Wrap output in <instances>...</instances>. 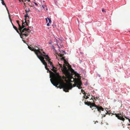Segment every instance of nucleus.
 <instances>
[{
    "label": "nucleus",
    "instance_id": "c756f323",
    "mask_svg": "<svg viewBox=\"0 0 130 130\" xmlns=\"http://www.w3.org/2000/svg\"><path fill=\"white\" fill-rule=\"evenodd\" d=\"M106 112H107L106 113H105V115H104L103 116V117H105V116H106V115H106V114H108V112H107V111H106Z\"/></svg>",
    "mask_w": 130,
    "mask_h": 130
},
{
    "label": "nucleus",
    "instance_id": "a18cd8bd",
    "mask_svg": "<svg viewBox=\"0 0 130 130\" xmlns=\"http://www.w3.org/2000/svg\"><path fill=\"white\" fill-rule=\"evenodd\" d=\"M34 1H35V0H33Z\"/></svg>",
    "mask_w": 130,
    "mask_h": 130
},
{
    "label": "nucleus",
    "instance_id": "412c9836",
    "mask_svg": "<svg viewBox=\"0 0 130 130\" xmlns=\"http://www.w3.org/2000/svg\"><path fill=\"white\" fill-rule=\"evenodd\" d=\"M42 7L45 10V7H46V10H47V8L46 6L44 5H42Z\"/></svg>",
    "mask_w": 130,
    "mask_h": 130
},
{
    "label": "nucleus",
    "instance_id": "aec40b11",
    "mask_svg": "<svg viewBox=\"0 0 130 130\" xmlns=\"http://www.w3.org/2000/svg\"><path fill=\"white\" fill-rule=\"evenodd\" d=\"M124 118H125L126 119H128L129 121V123H130V119L129 118L127 117H126L125 116H124Z\"/></svg>",
    "mask_w": 130,
    "mask_h": 130
},
{
    "label": "nucleus",
    "instance_id": "20e7f679",
    "mask_svg": "<svg viewBox=\"0 0 130 130\" xmlns=\"http://www.w3.org/2000/svg\"><path fill=\"white\" fill-rule=\"evenodd\" d=\"M45 59L46 60V61H48V64H50L51 67L53 68L52 69V70L55 72L54 73L56 74V73H57L56 72V70L54 69V68L55 69L56 68L54 66L52 62L50 61V59L48 55H46L45 56Z\"/></svg>",
    "mask_w": 130,
    "mask_h": 130
},
{
    "label": "nucleus",
    "instance_id": "79ce46f5",
    "mask_svg": "<svg viewBox=\"0 0 130 130\" xmlns=\"http://www.w3.org/2000/svg\"><path fill=\"white\" fill-rule=\"evenodd\" d=\"M58 47H59H59H60L59 46H58Z\"/></svg>",
    "mask_w": 130,
    "mask_h": 130
},
{
    "label": "nucleus",
    "instance_id": "5701e85b",
    "mask_svg": "<svg viewBox=\"0 0 130 130\" xmlns=\"http://www.w3.org/2000/svg\"><path fill=\"white\" fill-rule=\"evenodd\" d=\"M28 17H29V16L28 15V14L27 13L25 16V19L26 20V18L27 17L28 18Z\"/></svg>",
    "mask_w": 130,
    "mask_h": 130
},
{
    "label": "nucleus",
    "instance_id": "37998d69",
    "mask_svg": "<svg viewBox=\"0 0 130 130\" xmlns=\"http://www.w3.org/2000/svg\"><path fill=\"white\" fill-rule=\"evenodd\" d=\"M43 2H44V1H43Z\"/></svg>",
    "mask_w": 130,
    "mask_h": 130
},
{
    "label": "nucleus",
    "instance_id": "9b49d317",
    "mask_svg": "<svg viewBox=\"0 0 130 130\" xmlns=\"http://www.w3.org/2000/svg\"><path fill=\"white\" fill-rule=\"evenodd\" d=\"M63 61H64V64H63V65H64V64H65V66L66 67V65L65 64H66V65L67 66H68V69H69V67H71V66H70L69 65V63H68V62H67L65 60V59Z\"/></svg>",
    "mask_w": 130,
    "mask_h": 130
},
{
    "label": "nucleus",
    "instance_id": "4c0bfd02",
    "mask_svg": "<svg viewBox=\"0 0 130 130\" xmlns=\"http://www.w3.org/2000/svg\"><path fill=\"white\" fill-rule=\"evenodd\" d=\"M24 5H25V7H26V6H25V3H24Z\"/></svg>",
    "mask_w": 130,
    "mask_h": 130
},
{
    "label": "nucleus",
    "instance_id": "ddd939ff",
    "mask_svg": "<svg viewBox=\"0 0 130 130\" xmlns=\"http://www.w3.org/2000/svg\"><path fill=\"white\" fill-rule=\"evenodd\" d=\"M97 106V105H96L94 103H91L90 107L91 108H92L93 107H95L96 108Z\"/></svg>",
    "mask_w": 130,
    "mask_h": 130
},
{
    "label": "nucleus",
    "instance_id": "c03bdc74",
    "mask_svg": "<svg viewBox=\"0 0 130 130\" xmlns=\"http://www.w3.org/2000/svg\"><path fill=\"white\" fill-rule=\"evenodd\" d=\"M60 46H61V44H60Z\"/></svg>",
    "mask_w": 130,
    "mask_h": 130
},
{
    "label": "nucleus",
    "instance_id": "6ab92c4d",
    "mask_svg": "<svg viewBox=\"0 0 130 130\" xmlns=\"http://www.w3.org/2000/svg\"><path fill=\"white\" fill-rule=\"evenodd\" d=\"M92 110L94 112H96L98 111L97 109L95 107L94 108H92Z\"/></svg>",
    "mask_w": 130,
    "mask_h": 130
},
{
    "label": "nucleus",
    "instance_id": "cd10ccee",
    "mask_svg": "<svg viewBox=\"0 0 130 130\" xmlns=\"http://www.w3.org/2000/svg\"><path fill=\"white\" fill-rule=\"evenodd\" d=\"M77 87H78V89H80L82 88V87H81V86H78Z\"/></svg>",
    "mask_w": 130,
    "mask_h": 130
},
{
    "label": "nucleus",
    "instance_id": "0eeeda50",
    "mask_svg": "<svg viewBox=\"0 0 130 130\" xmlns=\"http://www.w3.org/2000/svg\"><path fill=\"white\" fill-rule=\"evenodd\" d=\"M72 79H73V81L74 82L76 85H77V86H81L82 85L80 80H76L73 77Z\"/></svg>",
    "mask_w": 130,
    "mask_h": 130
},
{
    "label": "nucleus",
    "instance_id": "a211bd4d",
    "mask_svg": "<svg viewBox=\"0 0 130 130\" xmlns=\"http://www.w3.org/2000/svg\"><path fill=\"white\" fill-rule=\"evenodd\" d=\"M28 47L29 49L30 50L34 52V47H30L29 46H28Z\"/></svg>",
    "mask_w": 130,
    "mask_h": 130
},
{
    "label": "nucleus",
    "instance_id": "72a5a7b5",
    "mask_svg": "<svg viewBox=\"0 0 130 130\" xmlns=\"http://www.w3.org/2000/svg\"><path fill=\"white\" fill-rule=\"evenodd\" d=\"M76 85L74 83V84L73 85V87H74L75 86H76Z\"/></svg>",
    "mask_w": 130,
    "mask_h": 130
},
{
    "label": "nucleus",
    "instance_id": "e433bc0d",
    "mask_svg": "<svg viewBox=\"0 0 130 130\" xmlns=\"http://www.w3.org/2000/svg\"><path fill=\"white\" fill-rule=\"evenodd\" d=\"M26 21L27 22H28V23H29V20H28V21Z\"/></svg>",
    "mask_w": 130,
    "mask_h": 130
},
{
    "label": "nucleus",
    "instance_id": "4468645a",
    "mask_svg": "<svg viewBox=\"0 0 130 130\" xmlns=\"http://www.w3.org/2000/svg\"><path fill=\"white\" fill-rule=\"evenodd\" d=\"M1 0L2 1V5H4L5 6V7L6 8L7 10V11H8V14H9V12L8 10V9L6 7V5H5V3L4 2V1L3 0Z\"/></svg>",
    "mask_w": 130,
    "mask_h": 130
},
{
    "label": "nucleus",
    "instance_id": "f257e3e1",
    "mask_svg": "<svg viewBox=\"0 0 130 130\" xmlns=\"http://www.w3.org/2000/svg\"><path fill=\"white\" fill-rule=\"evenodd\" d=\"M60 68H62V65L59 64ZM61 70L63 73L66 76H64L62 77L60 76L58 73L55 74L57 76H59L61 78V79L57 78L56 77L54 78L52 77V79H50L51 81L52 84L56 87L59 85V87L60 89L63 88V90L65 92H69L70 89H71L73 87L72 84L71 83L66 84L64 82L63 80H66V78L68 79L70 82H72L71 80L72 77V73L74 72V70L70 67H69V69L66 67L65 64L63 65V68H61Z\"/></svg>",
    "mask_w": 130,
    "mask_h": 130
},
{
    "label": "nucleus",
    "instance_id": "ea45409f",
    "mask_svg": "<svg viewBox=\"0 0 130 130\" xmlns=\"http://www.w3.org/2000/svg\"><path fill=\"white\" fill-rule=\"evenodd\" d=\"M49 43L50 44H51V42H49Z\"/></svg>",
    "mask_w": 130,
    "mask_h": 130
},
{
    "label": "nucleus",
    "instance_id": "f03ea898",
    "mask_svg": "<svg viewBox=\"0 0 130 130\" xmlns=\"http://www.w3.org/2000/svg\"><path fill=\"white\" fill-rule=\"evenodd\" d=\"M36 48H34V52L35 54L38 57H39V56L42 55L45 57L46 55H45V52L43 51V49H40L38 47H36Z\"/></svg>",
    "mask_w": 130,
    "mask_h": 130
},
{
    "label": "nucleus",
    "instance_id": "bb28decb",
    "mask_svg": "<svg viewBox=\"0 0 130 130\" xmlns=\"http://www.w3.org/2000/svg\"><path fill=\"white\" fill-rule=\"evenodd\" d=\"M28 10H25L26 12V13H27V12H28L29 11V9H28Z\"/></svg>",
    "mask_w": 130,
    "mask_h": 130
},
{
    "label": "nucleus",
    "instance_id": "4be33fe9",
    "mask_svg": "<svg viewBox=\"0 0 130 130\" xmlns=\"http://www.w3.org/2000/svg\"><path fill=\"white\" fill-rule=\"evenodd\" d=\"M17 22L18 25L19 27V29H20L21 27V26L20 24L19 23V21L18 20H17Z\"/></svg>",
    "mask_w": 130,
    "mask_h": 130
},
{
    "label": "nucleus",
    "instance_id": "423d86ee",
    "mask_svg": "<svg viewBox=\"0 0 130 130\" xmlns=\"http://www.w3.org/2000/svg\"><path fill=\"white\" fill-rule=\"evenodd\" d=\"M115 115L116 117L118 119L124 122L125 119L124 117V116L123 115V112H120L117 114L115 113Z\"/></svg>",
    "mask_w": 130,
    "mask_h": 130
},
{
    "label": "nucleus",
    "instance_id": "b1692460",
    "mask_svg": "<svg viewBox=\"0 0 130 130\" xmlns=\"http://www.w3.org/2000/svg\"><path fill=\"white\" fill-rule=\"evenodd\" d=\"M25 23H26V25H27L28 26H29V24L28 23V22H27L26 21V19L25 20V21L24 22Z\"/></svg>",
    "mask_w": 130,
    "mask_h": 130
},
{
    "label": "nucleus",
    "instance_id": "f8f14e48",
    "mask_svg": "<svg viewBox=\"0 0 130 130\" xmlns=\"http://www.w3.org/2000/svg\"><path fill=\"white\" fill-rule=\"evenodd\" d=\"M22 26H21V28L20 29H19V30H21V29H23L25 27H26V26H25V23L23 22V21H22Z\"/></svg>",
    "mask_w": 130,
    "mask_h": 130
},
{
    "label": "nucleus",
    "instance_id": "473e14b6",
    "mask_svg": "<svg viewBox=\"0 0 130 130\" xmlns=\"http://www.w3.org/2000/svg\"><path fill=\"white\" fill-rule=\"evenodd\" d=\"M115 113H116L115 112V111H114L113 112V113L112 114V115H115Z\"/></svg>",
    "mask_w": 130,
    "mask_h": 130
},
{
    "label": "nucleus",
    "instance_id": "1a4fd4ad",
    "mask_svg": "<svg viewBox=\"0 0 130 130\" xmlns=\"http://www.w3.org/2000/svg\"><path fill=\"white\" fill-rule=\"evenodd\" d=\"M59 50L60 52V53H62V54H59L60 57H62V58L60 59L61 60H63V61H64L65 59H64V57H62L64 56V53H65V52L62 50L61 51V52H60V51Z\"/></svg>",
    "mask_w": 130,
    "mask_h": 130
},
{
    "label": "nucleus",
    "instance_id": "a19ab883",
    "mask_svg": "<svg viewBox=\"0 0 130 130\" xmlns=\"http://www.w3.org/2000/svg\"><path fill=\"white\" fill-rule=\"evenodd\" d=\"M23 40V41H24V42H25V41L24 40Z\"/></svg>",
    "mask_w": 130,
    "mask_h": 130
},
{
    "label": "nucleus",
    "instance_id": "39448f33",
    "mask_svg": "<svg viewBox=\"0 0 130 130\" xmlns=\"http://www.w3.org/2000/svg\"><path fill=\"white\" fill-rule=\"evenodd\" d=\"M45 68L46 69V70H47V72L48 71L50 73V77H53L54 78H56V77L58 79H61V78L59 76L58 77L57 76V75L55 73H54L53 72L51 71L50 70H49V69L48 68H47V65H45Z\"/></svg>",
    "mask_w": 130,
    "mask_h": 130
},
{
    "label": "nucleus",
    "instance_id": "c85d7f7f",
    "mask_svg": "<svg viewBox=\"0 0 130 130\" xmlns=\"http://www.w3.org/2000/svg\"><path fill=\"white\" fill-rule=\"evenodd\" d=\"M47 18H45V19H46V23H47V24L48 23V20H47Z\"/></svg>",
    "mask_w": 130,
    "mask_h": 130
},
{
    "label": "nucleus",
    "instance_id": "c9c22d12",
    "mask_svg": "<svg viewBox=\"0 0 130 130\" xmlns=\"http://www.w3.org/2000/svg\"><path fill=\"white\" fill-rule=\"evenodd\" d=\"M98 98H99V97H96V99H98Z\"/></svg>",
    "mask_w": 130,
    "mask_h": 130
},
{
    "label": "nucleus",
    "instance_id": "f704fd0d",
    "mask_svg": "<svg viewBox=\"0 0 130 130\" xmlns=\"http://www.w3.org/2000/svg\"><path fill=\"white\" fill-rule=\"evenodd\" d=\"M102 12H104V11H105V10H104L103 9L102 10Z\"/></svg>",
    "mask_w": 130,
    "mask_h": 130
},
{
    "label": "nucleus",
    "instance_id": "7ed1b4c3",
    "mask_svg": "<svg viewBox=\"0 0 130 130\" xmlns=\"http://www.w3.org/2000/svg\"><path fill=\"white\" fill-rule=\"evenodd\" d=\"M20 30L19 34L22 38H23V35L26 37L28 35V33L30 32V30L29 28H25L21 30Z\"/></svg>",
    "mask_w": 130,
    "mask_h": 130
},
{
    "label": "nucleus",
    "instance_id": "f3484780",
    "mask_svg": "<svg viewBox=\"0 0 130 130\" xmlns=\"http://www.w3.org/2000/svg\"><path fill=\"white\" fill-rule=\"evenodd\" d=\"M84 103L85 104L87 105L88 106H90V105L91 104V103L90 102H84Z\"/></svg>",
    "mask_w": 130,
    "mask_h": 130
},
{
    "label": "nucleus",
    "instance_id": "a878e982",
    "mask_svg": "<svg viewBox=\"0 0 130 130\" xmlns=\"http://www.w3.org/2000/svg\"><path fill=\"white\" fill-rule=\"evenodd\" d=\"M81 92L83 94H86L85 92V91L84 90H83L82 89L81 90Z\"/></svg>",
    "mask_w": 130,
    "mask_h": 130
},
{
    "label": "nucleus",
    "instance_id": "9d476101",
    "mask_svg": "<svg viewBox=\"0 0 130 130\" xmlns=\"http://www.w3.org/2000/svg\"><path fill=\"white\" fill-rule=\"evenodd\" d=\"M96 108L97 109L98 111L100 113H101V111H103L104 108L101 106H100L99 105L97 106L96 107Z\"/></svg>",
    "mask_w": 130,
    "mask_h": 130
},
{
    "label": "nucleus",
    "instance_id": "6e6552de",
    "mask_svg": "<svg viewBox=\"0 0 130 130\" xmlns=\"http://www.w3.org/2000/svg\"><path fill=\"white\" fill-rule=\"evenodd\" d=\"M43 56L41 55L39 56V57L38 58L41 61L43 64L45 65H47V64L44 60V58L43 57Z\"/></svg>",
    "mask_w": 130,
    "mask_h": 130
},
{
    "label": "nucleus",
    "instance_id": "2eb2a0df",
    "mask_svg": "<svg viewBox=\"0 0 130 130\" xmlns=\"http://www.w3.org/2000/svg\"><path fill=\"white\" fill-rule=\"evenodd\" d=\"M12 25L13 26V27L16 30L17 32L19 34V30H18V29L17 28V27H16L14 25H13V24H12Z\"/></svg>",
    "mask_w": 130,
    "mask_h": 130
},
{
    "label": "nucleus",
    "instance_id": "2f4dec72",
    "mask_svg": "<svg viewBox=\"0 0 130 130\" xmlns=\"http://www.w3.org/2000/svg\"><path fill=\"white\" fill-rule=\"evenodd\" d=\"M34 3L35 4V5H36V6H37L38 5V4H37L36 3H35V2H34Z\"/></svg>",
    "mask_w": 130,
    "mask_h": 130
},
{
    "label": "nucleus",
    "instance_id": "58836bf2",
    "mask_svg": "<svg viewBox=\"0 0 130 130\" xmlns=\"http://www.w3.org/2000/svg\"><path fill=\"white\" fill-rule=\"evenodd\" d=\"M27 1L28 2H29L30 1V0H27Z\"/></svg>",
    "mask_w": 130,
    "mask_h": 130
},
{
    "label": "nucleus",
    "instance_id": "393cba45",
    "mask_svg": "<svg viewBox=\"0 0 130 130\" xmlns=\"http://www.w3.org/2000/svg\"><path fill=\"white\" fill-rule=\"evenodd\" d=\"M85 96H84V98L86 99L89 98V97L86 95V94L84 95Z\"/></svg>",
    "mask_w": 130,
    "mask_h": 130
},
{
    "label": "nucleus",
    "instance_id": "dca6fc26",
    "mask_svg": "<svg viewBox=\"0 0 130 130\" xmlns=\"http://www.w3.org/2000/svg\"><path fill=\"white\" fill-rule=\"evenodd\" d=\"M47 18L48 20V23L47 24V25L48 26H50L49 25V23H51V20L50 19H49L48 18Z\"/></svg>",
    "mask_w": 130,
    "mask_h": 130
},
{
    "label": "nucleus",
    "instance_id": "7c9ffc66",
    "mask_svg": "<svg viewBox=\"0 0 130 130\" xmlns=\"http://www.w3.org/2000/svg\"><path fill=\"white\" fill-rule=\"evenodd\" d=\"M93 97V98H92V97L91 98V99H92V100H93V99H95V100H96L95 99V98H94V97Z\"/></svg>",
    "mask_w": 130,
    "mask_h": 130
}]
</instances>
